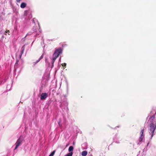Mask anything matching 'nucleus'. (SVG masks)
Instances as JSON below:
<instances>
[{
    "label": "nucleus",
    "mask_w": 156,
    "mask_h": 156,
    "mask_svg": "<svg viewBox=\"0 0 156 156\" xmlns=\"http://www.w3.org/2000/svg\"><path fill=\"white\" fill-rule=\"evenodd\" d=\"M151 113H153V115L150 118L148 123L149 124V133L151 134V137L152 138L154 135V131L156 128V119H155L156 111L153 110L151 112Z\"/></svg>",
    "instance_id": "nucleus-1"
},
{
    "label": "nucleus",
    "mask_w": 156,
    "mask_h": 156,
    "mask_svg": "<svg viewBox=\"0 0 156 156\" xmlns=\"http://www.w3.org/2000/svg\"><path fill=\"white\" fill-rule=\"evenodd\" d=\"M62 49L61 48L56 49L53 55L52 60L51 62L52 64L51 68L53 67L54 63L55 61L58 57L59 55L62 53Z\"/></svg>",
    "instance_id": "nucleus-2"
},
{
    "label": "nucleus",
    "mask_w": 156,
    "mask_h": 156,
    "mask_svg": "<svg viewBox=\"0 0 156 156\" xmlns=\"http://www.w3.org/2000/svg\"><path fill=\"white\" fill-rule=\"evenodd\" d=\"M23 138L21 136L20 137L15 143L16 146L15 147V150L20 145V144L22 143V141L23 140Z\"/></svg>",
    "instance_id": "nucleus-3"
},
{
    "label": "nucleus",
    "mask_w": 156,
    "mask_h": 156,
    "mask_svg": "<svg viewBox=\"0 0 156 156\" xmlns=\"http://www.w3.org/2000/svg\"><path fill=\"white\" fill-rule=\"evenodd\" d=\"M37 26H34L32 28V31L31 32H29L26 35L25 37H26L28 35H30L33 33L36 32L37 29Z\"/></svg>",
    "instance_id": "nucleus-4"
},
{
    "label": "nucleus",
    "mask_w": 156,
    "mask_h": 156,
    "mask_svg": "<svg viewBox=\"0 0 156 156\" xmlns=\"http://www.w3.org/2000/svg\"><path fill=\"white\" fill-rule=\"evenodd\" d=\"M48 94L46 93H43L41 95V100H44L45 99L48 97Z\"/></svg>",
    "instance_id": "nucleus-5"
},
{
    "label": "nucleus",
    "mask_w": 156,
    "mask_h": 156,
    "mask_svg": "<svg viewBox=\"0 0 156 156\" xmlns=\"http://www.w3.org/2000/svg\"><path fill=\"white\" fill-rule=\"evenodd\" d=\"M144 129H143L141 130L140 133H141V136L139 138V141L140 142L143 139V136H144Z\"/></svg>",
    "instance_id": "nucleus-6"
},
{
    "label": "nucleus",
    "mask_w": 156,
    "mask_h": 156,
    "mask_svg": "<svg viewBox=\"0 0 156 156\" xmlns=\"http://www.w3.org/2000/svg\"><path fill=\"white\" fill-rule=\"evenodd\" d=\"M43 58V55H42L41 56V57L37 60L36 62H34L33 63L34 65L36 64L37 63L39 62L40 60Z\"/></svg>",
    "instance_id": "nucleus-7"
},
{
    "label": "nucleus",
    "mask_w": 156,
    "mask_h": 156,
    "mask_svg": "<svg viewBox=\"0 0 156 156\" xmlns=\"http://www.w3.org/2000/svg\"><path fill=\"white\" fill-rule=\"evenodd\" d=\"M27 6V4L25 2L22 3L20 5V7L22 8H24Z\"/></svg>",
    "instance_id": "nucleus-8"
},
{
    "label": "nucleus",
    "mask_w": 156,
    "mask_h": 156,
    "mask_svg": "<svg viewBox=\"0 0 156 156\" xmlns=\"http://www.w3.org/2000/svg\"><path fill=\"white\" fill-rule=\"evenodd\" d=\"M87 154V152L86 151H83L82 152V155L83 156H86Z\"/></svg>",
    "instance_id": "nucleus-9"
},
{
    "label": "nucleus",
    "mask_w": 156,
    "mask_h": 156,
    "mask_svg": "<svg viewBox=\"0 0 156 156\" xmlns=\"http://www.w3.org/2000/svg\"><path fill=\"white\" fill-rule=\"evenodd\" d=\"M73 150V147L72 146H70L68 149L69 151L70 152H72Z\"/></svg>",
    "instance_id": "nucleus-10"
},
{
    "label": "nucleus",
    "mask_w": 156,
    "mask_h": 156,
    "mask_svg": "<svg viewBox=\"0 0 156 156\" xmlns=\"http://www.w3.org/2000/svg\"><path fill=\"white\" fill-rule=\"evenodd\" d=\"M25 49V46H24V45L22 47V48H21V55H22Z\"/></svg>",
    "instance_id": "nucleus-11"
},
{
    "label": "nucleus",
    "mask_w": 156,
    "mask_h": 156,
    "mask_svg": "<svg viewBox=\"0 0 156 156\" xmlns=\"http://www.w3.org/2000/svg\"><path fill=\"white\" fill-rule=\"evenodd\" d=\"M73 154V152H71L67 154L66 156H72Z\"/></svg>",
    "instance_id": "nucleus-12"
},
{
    "label": "nucleus",
    "mask_w": 156,
    "mask_h": 156,
    "mask_svg": "<svg viewBox=\"0 0 156 156\" xmlns=\"http://www.w3.org/2000/svg\"><path fill=\"white\" fill-rule=\"evenodd\" d=\"M55 151H54L51 153L49 155V156H53L55 153Z\"/></svg>",
    "instance_id": "nucleus-13"
},
{
    "label": "nucleus",
    "mask_w": 156,
    "mask_h": 156,
    "mask_svg": "<svg viewBox=\"0 0 156 156\" xmlns=\"http://www.w3.org/2000/svg\"><path fill=\"white\" fill-rule=\"evenodd\" d=\"M66 63H63L62 64V66L63 67L66 66Z\"/></svg>",
    "instance_id": "nucleus-14"
},
{
    "label": "nucleus",
    "mask_w": 156,
    "mask_h": 156,
    "mask_svg": "<svg viewBox=\"0 0 156 156\" xmlns=\"http://www.w3.org/2000/svg\"><path fill=\"white\" fill-rule=\"evenodd\" d=\"M21 0H16V1L17 3H20Z\"/></svg>",
    "instance_id": "nucleus-15"
},
{
    "label": "nucleus",
    "mask_w": 156,
    "mask_h": 156,
    "mask_svg": "<svg viewBox=\"0 0 156 156\" xmlns=\"http://www.w3.org/2000/svg\"><path fill=\"white\" fill-rule=\"evenodd\" d=\"M6 33H9V30H6V31L5 32Z\"/></svg>",
    "instance_id": "nucleus-16"
},
{
    "label": "nucleus",
    "mask_w": 156,
    "mask_h": 156,
    "mask_svg": "<svg viewBox=\"0 0 156 156\" xmlns=\"http://www.w3.org/2000/svg\"><path fill=\"white\" fill-rule=\"evenodd\" d=\"M58 125H59V126H61V125H60V123L59 122H58Z\"/></svg>",
    "instance_id": "nucleus-17"
},
{
    "label": "nucleus",
    "mask_w": 156,
    "mask_h": 156,
    "mask_svg": "<svg viewBox=\"0 0 156 156\" xmlns=\"http://www.w3.org/2000/svg\"><path fill=\"white\" fill-rule=\"evenodd\" d=\"M18 62V60H17V61H16V63H17V62Z\"/></svg>",
    "instance_id": "nucleus-18"
}]
</instances>
